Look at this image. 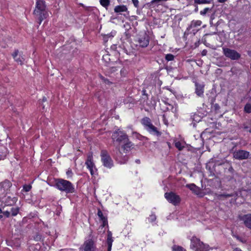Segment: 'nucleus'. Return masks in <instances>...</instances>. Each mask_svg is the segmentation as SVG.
Masks as SVG:
<instances>
[{"instance_id":"1","label":"nucleus","mask_w":251,"mask_h":251,"mask_svg":"<svg viewBox=\"0 0 251 251\" xmlns=\"http://www.w3.org/2000/svg\"><path fill=\"white\" fill-rule=\"evenodd\" d=\"M53 186L60 191L66 194L74 193L75 191L74 184L70 181L63 178H55Z\"/></svg>"},{"instance_id":"2","label":"nucleus","mask_w":251,"mask_h":251,"mask_svg":"<svg viewBox=\"0 0 251 251\" xmlns=\"http://www.w3.org/2000/svg\"><path fill=\"white\" fill-rule=\"evenodd\" d=\"M35 17L39 21L40 25L42 21L48 16L45 1L44 0H36L35 8L33 11Z\"/></svg>"},{"instance_id":"3","label":"nucleus","mask_w":251,"mask_h":251,"mask_svg":"<svg viewBox=\"0 0 251 251\" xmlns=\"http://www.w3.org/2000/svg\"><path fill=\"white\" fill-rule=\"evenodd\" d=\"M190 241V248L194 251H208L213 249L210 248L209 245L204 244L195 236H193Z\"/></svg>"},{"instance_id":"4","label":"nucleus","mask_w":251,"mask_h":251,"mask_svg":"<svg viewBox=\"0 0 251 251\" xmlns=\"http://www.w3.org/2000/svg\"><path fill=\"white\" fill-rule=\"evenodd\" d=\"M96 238L90 234L79 248V251H99L96 246Z\"/></svg>"},{"instance_id":"5","label":"nucleus","mask_w":251,"mask_h":251,"mask_svg":"<svg viewBox=\"0 0 251 251\" xmlns=\"http://www.w3.org/2000/svg\"><path fill=\"white\" fill-rule=\"evenodd\" d=\"M141 124L144 126L145 129L150 134L156 136H161V132L158 130L156 127L152 125L151 119L149 117H146L143 118L141 120Z\"/></svg>"},{"instance_id":"6","label":"nucleus","mask_w":251,"mask_h":251,"mask_svg":"<svg viewBox=\"0 0 251 251\" xmlns=\"http://www.w3.org/2000/svg\"><path fill=\"white\" fill-rule=\"evenodd\" d=\"M100 157L102 164L105 167L110 169L114 166L113 161L107 151H101Z\"/></svg>"},{"instance_id":"7","label":"nucleus","mask_w":251,"mask_h":251,"mask_svg":"<svg viewBox=\"0 0 251 251\" xmlns=\"http://www.w3.org/2000/svg\"><path fill=\"white\" fill-rule=\"evenodd\" d=\"M222 49L224 55L232 60H237L241 57V54L234 50L225 47H223Z\"/></svg>"},{"instance_id":"8","label":"nucleus","mask_w":251,"mask_h":251,"mask_svg":"<svg viewBox=\"0 0 251 251\" xmlns=\"http://www.w3.org/2000/svg\"><path fill=\"white\" fill-rule=\"evenodd\" d=\"M136 45L141 48L147 47L150 43V37L146 33L138 35L136 40Z\"/></svg>"},{"instance_id":"9","label":"nucleus","mask_w":251,"mask_h":251,"mask_svg":"<svg viewBox=\"0 0 251 251\" xmlns=\"http://www.w3.org/2000/svg\"><path fill=\"white\" fill-rule=\"evenodd\" d=\"M112 139L119 143L122 142L126 143L128 141L127 135L120 129L115 131L112 134Z\"/></svg>"},{"instance_id":"10","label":"nucleus","mask_w":251,"mask_h":251,"mask_svg":"<svg viewBox=\"0 0 251 251\" xmlns=\"http://www.w3.org/2000/svg\"><path fill=\"white\" fill-rule=\"evenodd\" d=\"M164 197L169 202L175 205L177 204L180 201L179 196L172 192L165 193Z\"/></svg>"},{"instance_id":"11","label":"nucleus","mask_w":251,"mask_h":251,"mask_svg":"<svg viewBox=\"0 0 251 251\" xmlns=\"http://www.w3.org/2000/svg\"><path fill=\"white\" fill-rule=\"evenodd\" d=\"M250 152L245 150H239L233 153V157L237 160H244L248 158Z\"/></svg>"},{"instance_id":"12","label":"nucleus","mask_w":251,"mask_h":251,"mask_svg":"<svg viewBox=\"0 0 251 251\" xmlns=\"http://www.w3.org/2000/svg\"><path fill=\"white\" fill-rule=\"evenodd\" d=\"M115 159L121 164H124L127 162L128 157L126 153H123L118 150L115 155Z\"/></svg>"},{"instance_id":"13","label":"nucleus","mask_w":251,"mask_h":251,"mask_svg":"<svg viewBox=\"0 0 251 251\" xmlns=\"http://www.w3.org/2000/svg\"><path fill=\"white\" fill-rule=\"evenodd\" d=\"M114 11L118 14H123L125 17L129 16V11L127 6L125 5H117L114 7Z\"/></svg>"},{"instance_id":"14","label":"nucleus","mask_w":251,"mask_h":251,"mask_svg":"<svg viewBox=\"0 0 251 251\" xmlns=\"http://www.w3.org/2000/svg\"><path fill=\"white\" fill-rule=\"evenodd\" d=\"M239 219L242 221L246 227L251 229V214L239 215Z\"/></svg>"},{"instance_id":"15","label":"nucleus","mask_w":251,"mask_h":251,"mask_svg":"<svg viewBox=\"0 0 251 251\" xmlns=\"http://www.w3.org/2000/svg\"><path fill=\"white\" fill-rule=\"evenodd\" d=\"M186 187L191 190L194 194L198 195L200 197H203L204 196L203 193L201 191V189L197 186L195 184H188L186 185Z\"/></svg>"},{"instance_id":"16","label":"nucleus","mask_w":251,"mask_h":251,"mask_svg":"<svg viewBox=\"0 0 251 251\" xmlns=\"http://www.w3.org/2000/svg\"><path fill=\"white\" fill-rule=\"evenodd\" d=\"M196 90L195 93L199 97H202L203 96L204 93V85L199 84L198 83H195Z\"/></svg>"},{"instance_id":"17","label":"nucleus","mask_w":251,"mask_h":251,"mask_svg":"<svg viewBox=\"0 0 251 251\" xmlns=\"http://www.w3.org/2000/svg\"><path fill=\"white\" fill-rule=\"evenodd\" d=\"M113 240L112 239V234L110 231L107 232V238L106 240V244L108 246L107 251H111Z\"/></svg>"},{"instance_id":"18","label":"nucleus","mask_w":251,"mask_h":251,"mask_svg":"<svg viewBox=\"0 0 251 251\" xmlns=\"http://www.w3.org/2000/svg\"><path fill=\"white\" fill-rule=\"evenodd\" d=\"M133 144L131 142L127 141L122 146V148L123 149L124 153H126L131 150V148H133Z\"/></svg>"},{"instance_id":"19","label":"nucleus","mask_w":251,"mask_h":251,"mask_svg":"<svg viewBox=\"0 0 251 251\" xmlns=\"http://www.w3.org/2000/svg\"><path fill=\"white\" fill-rule=\"evenodd\" d=\"M85 164L88 169H91V168H95L94 163L93 162V157L91 155H89L87 156V160L85 162Z\"/></svg>"},{"instance_id":"20","label":"nucleus","mask_w":251,"mask_h":251,"mask_svg":"<svg viewBox=\"0 0 251 251\" xmlns=\"http://www.w3.org/2000/svg\"><path fill=\"white\" fill-rule=\"evenodd\" d=\"M201 23L202 22L200 20L193 21L187 27V30H190L192 28L200 26L201 25Z\"/></svg>"},{"instance_id":"21","label":"nucleus","mask_w":251,"mask_h":251,"mask_svg":"<svg viewBox=\"0 0 251 251\" xmlns=\"http://www.w3.org/2000/svg\"><path fill=\"white\" fill-rule=\"evenodd\" d=\"M213 0H194V3L197 4H213Z\"/></svg>"},{"instance_id":"22","label":"nucleus","mask_w":251,"mask_h":251,"mask_svg":"<svg viewBox=\"0 0 251 251\" xmlns=\"http://www.w3.org/2000/svg\"><path fill=\"white\" fill-rule=\"evenodd\" d=\"M0 185L2 188H4V190H7L11 186V182L8 180H5L0 183Z\"/></svg>"},{"instance_id":"23","label":"nucleus","mask_w":251,"mask_h":251,"mask_svg":"<svg viewBox=\"0 0 251 251\" xmlns=\"http://www.w3.org/2000/svg\"><path fill=\"white\" fill-rule=\"evenodd\" d=\"M10 212L12 216H15L19 212V207L18 206H13L10 208Z\"/></svg>"},{"instance_id":"24","label":"nucleus","mask_w":251,"mask_h":251,"mask_svg":"<svg viewBox=\"0 0 251 251\" xmlns=\"http://www.w3.org/2000/svg\"><path fill=\"white\" fill-rule=\"evenodd\" d=\"M100 4L104 7L106 9H108V6L110 5V0H100Z\"/></svg>"},{"instance_id":"25","label":"nucleus","mask_w":251,"mask_h":251,"mask_svg":"<svg viewBox=\"0 0 251 251\" xmlns=\"http://www.w3.org/2000/svg\"><path fill=\"white\" fill-rule=\"evenodd\" d=\"M214 7V4H212V5L211 7H206L203 10L200 11V14L201 15L204 16L206 14V13L211 11Z\"/></svg>"},{"instance_id":"26","label":"nucleus","mask_w":251,"mask_h":251,"mask_svg":"<svg viewBox=\"0 0 251 251\" xmlns=\"http://www.w3.org/2000/svg\"><path fill=\"white\" fill-rule=\"evenodd\" d=\"M172 251H186V250L184 249L183 247L177 246V245H174L172 247Z\"/></svg>"},{"instance_id":"27","label":"nucleus","mask_w":251,"mask_h":251,"mask_svg":"<svg viewBox=\"0 0 251 251\" xmlns=\"http://www.w3.org/2000/svg\"><path fill=\"white\" fill-rule=\"evenodd\" d=\"M175 147L179 151H181L184 148V146L179 141L175 143Z\"/></svg>"},{"instance_id":"28","label":"nucleus","mask_w":251,"mask_h":251,"mask_svg":"<svg viewBox=\"0 0 251 251\" xmlns=\"http://www.w3.org/2000/svg\"><path fill=\"white\" fill-rule=\"evenodd\" d=\"M244 111L247 113H251V104L247 103L244 107Z\"/></svg>"},{"instance_id":"29","label":"nucleus","mask_w":251,"mask_h":251,"mask_svg":"<svg viewBox=\"0 0 251 251\" xmlns=\"http://www.w3.org/2000/svg\"><path fill=\"white\" fill-rule=\"evenodd\" d=\"M233 196H234V195L232 193H231V194H222L219 195L218 196V197L219 199H220L222 197H224V198H227L233 197Z\"/></svg>"},{"instance_id":"30","label":"nucleus","mask_w":251,"mask_h":251,"mask_svg":"<svg viewBox=\"0 0 251 251\" xmlns=\"http://www.w3.org/2000/svg\"><path fill=\"white\" fill-rule=\"evenodd\" d=\"M98 215L101 221L104 220V219H107L106 217L103 216L102 211L100 209L98 211Z\"/></svg>"},{"instance_id":"31","label":"nucleus","mask_w":251,"mask_h":251,"mask_svg":"<svg viewBox=\"0 0 251 251\" xmlns=\"http://www.w3.org/2000/svg\"><path fill=\"white\" fill-rule=\"evenodd\" d=\"M165 59L168 61L173 60L174 59V55L170 53L167 54L166 55Z\"/></svg>"},{"instance_id":"32","label":"nucleus","mask_w":251,"mask_h":251,"mask_svg":"<svg viewBox=\"0 0 251 251\" xmlns=\"http://www.w3.org/2000/svg\"><path fill=\"white\" fill-rule=\"evenodd\" d=\"M242 128H243L244 130L248 131L250 133H251V128L248 126H247L246 124H244L242 126Z\"/></svg>"},{"instance_id":"33","label":"nucleus","mask_w":251,"mask_h":251,"mask_svg":"<svg viewBox=\"0 0 251 251\" xmlns=\"http://www.w3.org/2000/svg\"><path fill=\"white\" fill-rule=\"evenodd\" d=\"M73 172L71 169H69L66 172V175L67 176V178H71L73 176Z\"/></svg>"},{"instance_id":"34","label":"nucleus","mask_w":251,"mask_h":251,"mask_svg":"<svg viewBox=\"0 0 251 251\" xmlns=\"http://www.w3.org/2000/svg\"><path fill=\"white\" fill-rule=\"evenodd\" d=\"M15 60L20 64L22 65L23 64V58H21L20 57H17L16 58H14Z\"/></svg>"},{"instance_id":"35","label":"nucleus","mask_w":251,"mask_h":251,"mask_svg":"<svg viewBox=\"0 0 251 251\" xmlns=\"http://www.w3.org/2000/svg\"><path fill=\"white\" fill-rule=\"evenodd\" d=\"M23 189L25 192H28L31 189V186L30 185H24Z\"/></svg>"},{"instance_id":"36","label":"nucleus","mask_w":251,"mask_h":251,"mask_svg":"<svg viewBox=\"0 0 251 251\" xmlns=\"http://www.w3.org/2000/svg\"><path fill=\"white\" fill-rule=\"evenodd\" d=\"M156 220V216L154 214H151L149 218V221L153 222Z\"/></svg>"},{"instance_id":"37","label":"nucleus","mask_w":251,"mask_h":251,"mask_svg":"<svg viewBox=\"0 0 251 251\" xmlns=\"http://www.w3.org/2000/svg\"><path fill=\"white\" fill-rule=\"evenodd\" d=\"M132 3L136 8L139 7V2L138 0H131Z\"/></svg>"},{"instance_id":"38","label":"nucleus","mask_w":251,"mask_h":251,"mask_svg":"<svg viewBox=\"0 0 251 251\" xmlns=\"http://www.w3.org/2000/svg\"><path fill=\"white\" fill-rule=\"evenodd\" d=\"M2 214L7 218L10 216V212L8 210L2 211Z\"/></svg>"},{"instance_id":"39","label":"nucleus","mask_w":251,"mask_h":251,"mask_svg":"<svg viewBox=\"0 0 251 251\" xmlns=\"http://www.w3.org/2000/svg\"><path fill=\"white\" fill-rule=\"evenodd\" d=\"M212 107L216 110H219L220 109V106L217 103L213 104Z\"/></svg>"},{"instance_id":"40","label":"nucleus","mask_w":251,"mask_h":251,"mask_svg":"<svg viewBox=\"0 0 251 251\" xmlns=\"http://www.w3.org/2000/svg\"><path fill=\"white\" fill-rule=\"evenodd\" d=\"M101 222H102V224L101 225V226L104 227L106 226H108L107 219H104V220H103Z\"/></svg>"},{"instance_id":"41","label":"nucleus","mask_w":251,"mask_h":251,"mask_svg":"<svg viewBox=\"0 0 251 251\" xmlns=\"http://www.w3.org/2000/svg\"><path fill=\"white\" fill-rule=\"evenodd\" d=\"M19 53V51L18 50H16L12 54L13 57L14 58H16L18 56V54Z\"/></svg>"},{"instance_id":"42","label":"nucleus","mask_w":251,"mask_h":251,"mask_svg":"<svg viewBox=\"0 0 251 251\" xmlns=\"http://www.w3.org/2000/svg\"><path fill=\"white\" fill-rule=\"evenodd\" d=\"M60 251H75V250L73 249H64L60 250Z\"/></svg>"},{"instance_id":"43","label":"nucleus","mask_w":251,"mask_h":251,"mask_svg":"<svg viewBox=\"0 0 251 251\" xmlns=\"http://www.w3.org/2000/svg\"><path fill=\"white\" fill-rule=\"evenodd\" d=\"M100 78H101V79H102V80H103V81H104L106 83H110V81H109L108 79H107L105 78L103 76H102L100 75Z\"/></svg>"},{"instance_id":"44","label":"nucleus","mask_w":251,"mask_h":251,"mask_svg":"<svg viewBox=\"0 0 251 251\" xmlns=\"http://www.w3.org/2000/svg\"><path fill=\"white\" fill-rule=\"evenodd\" d=\"M90 172L91 175L93 176L94 175V169H96L95 168H91V169H88Z\"/></svg>"},{"instance_id":"45","label":"nucleus","mask_w":251,"mask_h":251,"mask_svg":"<svg viewBox=\"0 0 251 251\" xmlns=\"http://www.w3.org/2000/svg\"><path fill=\"white\" fill-rule=\"evenodd\" d=\"M228 171H229L230 173H231V174H233V172H234V169H233V167H232L231 166H230L229 167V168H228Z\"/></svg>"},{"instance_id":"46","label":"nucleus","mask_w":251,"mask_h":251,"mask_svg":"<svg viewBox=\"0 0 251 251\" xmlns=\"http://www.w3.org/2000/svg\"><path fill=\"white\" fill-rule=\"evenodd\" d=\"M112 34H113V32H111V33H110V34L106 35L105 36V39L106 38V37H113V36H114V35H113Z\"/></svg>"},{"instance_id":"47","label":"nucleus","mask_w":251,"mask_h":251,"mask_svg":"<svg viewBox=\"0 0 251 251\" xmlns=\"http://www.w3.org/2000/svg\"><path fill=\"white\" fill-rule=\"evenodd\" d=\"M206 53H207V51L205 50H202V51L201 52V54L202 55L204 56V55H206Z\"/></svg>"},{"instance_id":"48","label":"nucleus","mask_w":251,"mask_h":251,"mask_svg":"<svg viewBox=\"0 0 251 251\" xmlns=\"http://www.w3.org/2000/svg\"><path fill=\"white\" fill-rule=\"evenodd\" d=\"M3 217L2 216V211L1 208H0V219L2 218Z\"/></svg>"},{"instance_id":"49","label":"nucleus","mask_w":251,"mask_h":251,"mask_svg":"<svg viewBox=\"0 0 251 251\" xmlns=\"http://www.w3.org/2000/svg\"><path fill=\"white\" fill-rule=\"evenodd\" d=\"M227 0H218V1L220 3H224Z\"/></svg>"},{"instance_id":"50","label":"nucleus","mask_w":251,"mask_h":251,"mask_svg":"<svg viewBox=\"0 0 251 251\" xmlns=\"http://www.w3.org/2000/svg\"><path fill=\"white\" fill-rule=\"evenodd\" d=\"M233 251H242L240 248H236L234 249Z\"/></svg>"},{"instance_id":"51","label":"nucleus","mask_w":251,"mask_h":251,"mask_svg":"<svg viewBox=\"0 0 251 251\" xmlns=\"http://www.w3.org/2000/svg\"><path fill=\"white\" fill-rule=\"evenodd\" d=\"M47 98L46 97H43L42 102L47 101Z\"/></svg>"},{"instance_id":"52","label":"nucleus","mask_w":251,"mask_h":251,"mask_svg":"<svg viewBox=\"0 0 251 251\" xmlns=\"http://www.w3.org/2000/svg\"><path fill=\"white\" fill-rule=\"evenodd\" d=\"M135 162H136L137 163H138V164H139V163H140V160H139V159H136V160H135Z\"/></svg>"},{"instance_id":"53","label":"nucleus","mask_w":251,"mask_h":251,"mask_svg":"<svg viewBox=\"0 0 251 251\" xmlns=\"http://www.w3.org/2000/svg\"><path fill=\"white\" fill-rule=\"evenodd\" d=\"M237 239L238 240H239L241 241V242H242V241L241 240V239H240L238 236H237Z\"/></svg>"},{"instance_id":"54","label":"nucleus","mask_w":251,"mask_h":251,"mask_svg":"<svg viewBox=\"0 0 251 251\" xmlns=\"http://www.w3.org/2000/svg\"><path fill=\"white\" fill-rule=\"evenodd\" d=\"M45 108V106L44 105H43V109H44Z\"/></svg>"}]
</instances>
